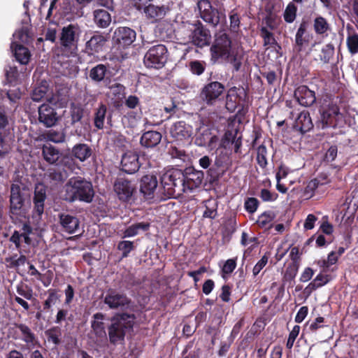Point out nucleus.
Listing matches in <instances>:
<instances>
[{
	"instance_id": "obj_1",
	"label": "nucleus",
	"mask_w": 358,
	"mask_h": 358,
	"mask_svg": "<svg viewBox=\"0 0 358 358\" xmlns=\"http://www.w3.org/2000/svg\"><path fill=\"white\" fill-rule=\"evenodd\" d=\"M204 179V173L189 166L183 171L173 169L164 173L161 177V184L164 194L173 197L185 192L187 189L194 190L201 186Z\"/></svg>"
},
{
	"instance_id": "obj_2",
	"label": "nucleus",
	"mask_w": 358,
	"mask_h": 358,
	"mask_svg": "<svg viewBox=\"0 0 358 358\" xmlns=\"http://www.w3.org/2000/svg\"><path fill=\"white\" fill-rule=\"evenodd\" d=\"M94 196L92 183L84 177L73 176L64 186L63 199L66 202L80 201L90 203L93 201Z\"/></svg>"
},
{
	"instance_id": "obj_3",
	"label": "nucleus",
	"mask_w": 358,
	"mask_h": 358,
	"mask_svg": "<svg viewBox=\"0 0 358 358\" xmlns=\"http://www.w3.org/2000/svg\"><path fill=\"white\" fill-rule=\"evenodd\" d=\"M136 315L134 313H119L110 319V324L108 327L109 341L116 345L124 341L127 334L133 331Z\"/></svg>"
},
{
	"instance_id": "obj_4",
	"label": "nucleus",
	"mask_w": 358,
	"mask_h": 358,
	"mask_svg": "<svg viewBox=\"0 0 358 358\" xmlns=\"http://www.w3.org/2000/svg\"><path fill=\"white\" fill-rule=\"evenodd\" d=\"M322 128H336L344 123V116L339 106L332 101L323 103L320 108Z\"/></svg>"
},
{
	"instance_id": "obj_5",
	"label": "nucleus",
	"mask_w": 358,
	"mask_h": 358,
	"mask_svg": "<svg viewBox=\"0 0 358 358\" xmlns=\"http://www.w3.org/2000/svg\"><path fill=\"white\" fill-rule=\"evenodd\" d=\"M103 302L110 309L129 310L134 312L136 305L125 294L109 289L103 299Z\"/></svg>"
},
{
	"instance_id": "obj_6",
	"label": "nucleus",
	"mask_w": 358,
	"mask_h": 358,
	"mask_svg": "<svg viewBox=\"0 0 358 358\" xmlns=\"http://www.w3.org/2000/svg\"><path fill=\"white\" fill-rule=\"evenodd\" d=\"M168 50L163 44L155 45L149 48L144 56V64L148 68L162 69L167 62Z\"/></svg>"
},
{
	"instance_id": "obj_7",
	"label": "nucleus",
	"mask_w": 358,
	"mask_h": 358,
	"mask_svg": "<svg viewBox=\"0 0 358 358\" xmlns=\"http://www.w3.org/2000/svg\"><path fill=\"white\" fill-rule=\"evenodd\" d=\"M224 85L218 81H210L204 85L199 93L200 99L207 106H214L223 96Z\"/></svg>"
},
{
	"instance_id": "obj_8",
	"label": "nucleus",
	"mask_w": 358,
	"mask_h": 358,
	"mask_svg": "<svg viewBox=\"0 0 358 358\" xmlns=\"http://www.w3.org/2000/svg\"><path fill=\"white\" fill-rule=\"evenodd\" d=\"M247 92L243 87H232L229 89L226 96V108L231 113L238 108H243L246 102Z\"/></svg>"
},
{
	"instance_id": "obj_9",
	"label": "nucleus",
	"mask_w": 358,
	"mask_h": 358,
	"mask_svg": "<svg viewBox=\"0 0 358 358\" xmlns=\"http://www.w3.org/2000/svg\"><path fill=\"white\" fill-rule=\"evenodd\" d=\"M201 18L206 23L216 27L220 21L221 12L213 7L209 0H199L197 3Z\"/></svg>"
},
{
	"instance_id": "obj_10",
	"label": "nucleus",
	"mask_w": 358,
	"mask_h": 358,
	"mask_svg": "<svg viewBox=\"0 0 358 358\" xmlns=\"http://www.w3.org/2000/svg\"><path fill=\"white\" fill-rule=\"evenodd\" d=\"M233 50L231 49V40L229 36L225 33L216 36L215 41L210 47V52L215 59L224 58L226 55Z\"/></svg>"
},
{
	"instance_id": "obj_11",
	"label": "nucleus",
	"mask_w": 358,
	"mask_h": 358,
	"mask_svg": "<svg viewBox=\"0 0 358 358\" xmlns=\"http://www.w3.org/2000/svg\"><path fill=\"white\" fill-rule=\"evenodd\" d=\"M38 122L45 127L50 128L57 124L59 120L56 108L50 103H43L38 108Z\"/></svg>"
},
{
	"instance_id": "obj_12",
	"label": "nucleus",
	"mask_w": 358,
	"mask_h": 358,
	"mask_svg": "<svg viewBox=\"0 0 358 358\" xmlns=\"http://www.w3.org/2000/svg\"><path fill=\"white\" fill-rule=\"evenodd\" d=\"M194 29L192 30L189 39L193 45L203 48L210 43L211 35L210 31L206 28L200 21L194 24Z\"/></svg>"
},
{
	"instance_id": "obj_13",
	"label": "nucleus",
	"mask_w": 358,
	"mask_h": 358,
	"mask_svg": "<svg viewBox=\"0 0 358 358\" xmlns=\"http://www.w3.org/2000/svg\"><path fill=\"white\" fill-rule=\"evenodd\" d=\"M136 31L127 27L117 28L113 35V41L119 48H126L130 46L136 40Z\"/></svg>"
},
{
	"instance_id": "obj_14",
	"label": "nucleus",
	"mask_w": 358,
	"mask_h": 358,
	"mask_svg": "<svg viewBox=\"0 0 358 358\" xmlns=\"http://www.w3.org/2000/svg\"><path fill=\"white\" fill-rule=\"evenodd\" d=\"M46 182L52 189L64 184L68 178V172L61 166L48 169L44 175Z\"/></svg>"
},
{
	"instance_id": "obj_15",
	"label": "nucleus",
	"mask_w": 358,
	"mask_h": 358,
	"mask_svg": "<svg viewBox=\"0 0 358 358\" xmlns=\"http://www.w3.org/2000/svg\"><path fill=\"white\" fill-rule=\"evenodd\" d=\"M114 191L120 201L128 202L135 191L131 182L124 178H117L113 185Z\"/></svg>"
},
{
	"instance_id": "obj_16",
	"label": "nucleus",
	"mask_w": 358,
	"mask_h": 358,
	"mask_svg": "<svg viewBox=\"0 0 358 358\" xmlns=\"http://www.w3.org/2000/svg\"><path fill=\"white\" fill-rule=\"evenodd\" d=\"M24 188L17 184H13L10 187V210L13 214L18 215L25 201Z\"/></svg>"
},
{
	"instance_id": "obj_17",
	"label": "nucleus",
	"mask_w": 358,
	"mask_h": 358,
	"mask_svg": "<svg viewBox=\"0 0 358 358\" xmlns=\"http://www.w3.org/2000/svg\"><path fill=\"white\" fill-rule=\"evenodd\" d=\"M58 224L62 231L73 234L79 229L80 220L76 215L62 212L58 214Z\"/></svg>"
},
{
	"instance_id": "obj_18",
	"label": "nucleus",
	"mask_w": 358,
	"mask_h": 358,
	"mask_svg": "<svg viewBox=\"0 0 358 358\" xmlns=\"http://www.w3.org/2000/svg\"><path fill=\"white\" fill-rule=\"evenodd\" d=\"M110 74L108 66L98 64L89 71L88 78L96 84L103 83L107 86L110 83Z\"/></svg>"
},
{
	"instance_id": "obj_19",
	"label": "nucleus",
	"mask_w": 358,
	"mask_h": 358,
	"mask_svg": "<svg viewBox=\"0 0 358 358\" xmlns=\"http://www.w3.org/2000/svg\"><path fill=\"white\" fill-rule=\"evenodd\" d=\"M47 199L46 187L41 183L36 185L34 192L33 214L41 217L43 214L45 208V201Z\"/></svg>"
},
{
	"instance_id": "obj_20",
	"label": "nucleus",
	"mask_w": 358,
	"mask_h": 358,
	"mask_svg": "<svg viewBox=\"0 0 358 358\" xmlns=\"http://www.w3.org/2000/svg\"><path fill=\"white\" fill-rule=\"evenodd\" d=\"M170 134L176 141L189 140L192 135V127L185 121H178L172 125Z\"/></svg>"
},
{
	"instance_id": "obj_21",
	"label": "nucleus",
	"mask_w": 358,
	"mask_h": 358,
	"mask_svg": "<svg viewBox=\"0 0 358 358\" xmlns=\"http://www.w3.org/2000/svg\"><path fill=\"white\" fill-rule=\"evenodd\" d=\"M294 98L299 103L304 107H309L316 101L315 93L310 90L306 85H300L294 93Z\"/></svg>"
},
{
	"instance_id": "obj_22",
	"label": "nucleus",
	"mask_w": 358,
	"mask_h": 358,
	"mask_svg": "<svg viewBox=\"0 0 358 358\" xmlns=\"http://www.w3.org/2000/svg\"><path fill=\"white\" fill-rule=\"evenodd\" d=\"M80 33V27L77 24H69L64 27L60 36L61 45L65 48L71 47L76 41Z\"/></svg>"
},
{
	"instance_id": "obj_23",
	"label": "nucleus",
	"mask_w": 358,
	"mask_h": 358,
	"mask_svg": "<svg viewBox=\"0 0 358 358\" xmlns=\"http://www.w3.org/2000/svg\"><path fill=\"white\" fill-rule=\"evenodd\" d=\"M169 10L170 8L166 5H155L152 3L147 8L143 14L148 20L152 23H156L162 20Z\"/></svg>"
},
{
	"instance_id": "obj_24",
	"label": "nucleus",
	"mask_w": 358,
	"mask_h": 358,
	"mask_svg": "<svg viewBox=\"0 0 358 358\" xmlns=\"http://www.w3.org/2000/svg\"><path fill=\"white\" fill-rule=\"evenodd\" d=\"M138 155L132 152L124 153L121 159V169L122 171L133 174L138 171L140 168Z\"/></svg>"
},
{
	"instance_id": "obj_25",
	"label": "nucleus",
	"mask_w": 358,
	"mask_h": 358,
	"mask_svg": "<svg viewBox=\"0 0 358 358\" xmlns=\"http://www.w3.org/2000/svg\"><path fill=\"white\" fill-rule=\"evenodd\" d=\"M157 185L158 181L155 176L145 175L141 180L140 192L143 194L145 199H152Z\"/></svg>"
},
{
	"instance_id": "obj_26",
	"label": "nucleus",
	"mask_w": 358,
	"mask_h": 358,
	"mask_svg": "<svg viewBox=\"0 0 358 358\" xmlns=\"http://www.w3.org/2000/svg\"><path fill=\"white\" fill-rule=\"evenodd\" d=\"M42 156L49 164H58L62 162V153L60 150L51 144L42 146Z\"/></svg>"
},
{
	"instance_id": "obj_27",
	"label": "nucleus",
	"mask_w": 358,
	"mask_h": 358,
	"mask_svg": "<svg viewBox=\"0 0 358 358\" xmlns=\"http://www.w3.org/2000/svg\"><path fill=\"white\" fill-rule=\"evenodd\" d=\"M106 41V38L102 34H94L90 40L86 42L85 52L89 55L99 53L103 50Z\"/></svg>"
},
{
	"instance_id": "obj_28",
	"label": "nucleus",
	"mask_w": 358,
	"mask_h": 358,
	"mask_svg": "<svg viewBox=\"0 0 358 358\" xmlns=\"http://www.w3.org/2000/svg\"><path fill=\"white\" fill-rule=\"evenodd\" d=\"M308 24L303 21L296 31L295 35V45L297 52L303 50L305 45H308L312 36L307 31Z\"/></svg>"
},
{
	"instance_id": "obj_29",
	"label": "nucleus",
	"mask_w": 358,
	"mask_h": 358,
	"mask_svg": "<svg viewBox=\"0 0 358 358\" xmlns=\"http://www.w3.org/2000/svg\"><path fill=\"white\" fill-rule=\"evenodd\" d=\"M92 155V150L91 147L86 143H77L73 145L71 151V157L80 162H84L88 159Z\"/></svg>"
},
{
	"instance_id": "obj_30",
	"label": "nucleus",
	"mask_w": 358,
	"mask_h": 358,
	"mask_svg": "<svg viewBox=\"0 0 358 358\" xmlns=\"http://www.w3.org/2000/svg\"><path fill=\"white\" fill-rule=\"evenodd\" d=\"M293 127L296 131H299L301 134H305L310 131L313 127V124L309 112L303 110L300 113L294 122Z\"/></svg>"
},
{
	"instance_id": "obj_31",
	"label": "nucleus",
	"mask_w": 358,
	"mask_h": 358,
	"mask_svg": "<svg viewBox=\"0 0 358 358\" xmlns=\"http://www.w3.org/2000/svg\"><path fill=\"white\" fill-rule=\"evenodd\" d=\"M162 134L157 131H148L144 132L141 138L140 143L141 146L145 148H155L161 142Z\"/></svg>"
},
{
	"instance_id": "obj_32",
	"label": "nucleus",
	"mask_w": 358,
	"mask_h": 358,
	"mask_svg": "<svg viewBox=\"0 0 358 358\" xmlns=\"http://www.w3.org/2000/svg\"><path fill=\"white\" fill-rule=\"evenodd\" d=\"M331 182L329 176L327 173H320L317 176L310 180L305 188V192L310 194V196L314 194L315 191L320 187L326 185Z\"/></svg>"
},
{
	"instance_id": "obj_33",
	"label": "nucleus",
	"mask_w": 358,
	"mask_h": 358,
	"mask_svg": "<svg viewBox=\"0 0 358 358\" xmlns=\"http://www.w3.org/2000/svg\"><path fill=\"white\" fill-rule=\"evenodd\" d=\"M93 20L98 27L106 28L111 22V15L106 10L96 9L93 11Z\"/></svg>"
},
{
	"instance_id": "obj_34",
	"label": "nucleus",
	"mask_w": 358,
	"mask_h": 358,
	"mask_svg": "<svg viewBox=\"0 0 358 358\" xmlns=\"http://www.w3.org/2000/svg\"><path fill=\"white\" fill-rule=\"evenodd\" d=\"M105 315L102 313H96L93 315L91 327L97 337H106L105 325L103 322Z\"/></svg>"
},
{
	"instance_id": "obj_35",
	"label": "nucleus",
	"mask_w": 358,
	"mask_h": 358,
	"mask_svg": "<svg viewBox=\"0 0 358 358\" xmlns=\"http://www.w3.org/2000/svg\"><path fill=\"white\" fill-rule=\"evenodd\" d=\"M260 36L263 39V45L266 48H273L277 50H281L280 45L277 42L273 33L270 31L267 27H262L260 29Z\"/></svg>"
},
{
	"instance_id": "obj_36",
	"label": "nucleus",
	"mask_w": 358,
	"mask_h": 358,
	"mask_svg": "<svg viewBox=\"0 0 358 358\" xmlns=\"http://www.w3.org/2000/svg\"><path fill=\"white\" fill-rule=\"evenodd\" d=\"M11 48H14V55L17 61L22 64H27L29 62L30 52L27 48L15 43H12Z\"/></svg>"
},
{
	"instance_id": "obj_37",
	"label": "nucleus",
	"mask_w": 358,
	"mask_h": 358,
	"mask_svg": "<svg viewBox=\"0 0 358 358\" xmlns=\"http://www.w3.org/2000/svg\"><path fill=\"white\" fill-rule=\"evenodd\" d=\"M13 325L20 330L22 334V336L19 338L14 337L15 339L20 338L27 344H33L35 342L36 336L27 325L22 323H14Z\"/></svg>"
},
{
	"instance_id": "obj_38",
	"label": "nucleus",
	"mask_w": 358,
	"mask_h": 358,
	"mask_svg": "<svg viewBox=\"0 0 358 358\" xmlns=\"http://www.w3.org/2000/svg\"><path fill=\"white\" fill-rule=\"evenodd\" d=\"M206 173L207 182L211 185H217L220 178L223 175V171H221L217 163H215L208 169Z\"/></svg>"
},
{
	"instance_id": "obj_39",
	"label": "nucleus",
	"mask_w": 358,
	"mask_h": 358,
	"mask_svg": "<svg viewBox=\"0 0 358 358\" xmlns=\"http://www.w3.org/2000/svg\"><path fill=\"white\" fill-rule=\"evenodd\" d=\"M313 28L317 35H324L331 29L330 24L327 19L322 16H317L313 22Z\"/></svg>"
},
{
	"instance_id": "obj_40",
	"label": "nucleus",
	"mask_w": 358,
	"mask_h": 358,
	"mask_svg": "<svg viewBox=\"0 0 358 358\" xmlns=\"http://www.w3.org/2000/svg\"><path fill=\"white\" fill-rule=\"evenodd\" d=\"M48 298L43 303V310L48 311L52 306L55 305L60 300V295L56 289H49L48 290Z\"/></svg>"
},
{
	"instance_id": "obj_41",
	"label": "nucleus",
	"mask_w": 358,
	"mask_h": 358,
	"mask_svg": "<svg viewBox=\"0 0 358 358\" xmlns=\"http://www.w3.org/2000/svg\"><path fill=\"white\" fill-rule=\"evenodd\" d=\"M106 113V106L105 104L101 103L99 106V107L96 109L94 118V126L98 129H102L103 128Z\"/></svg>"
},
{
	"instance_id": "obj_42",
	"label": "nucleus",
	"mask_w": 358,
	"mask_h": 358,
	"mask_svg": "<svg viewBox=\"0 0 358 358\" xmlns=\"http://www.w3.org/2000/svg\"><path fill=\"white\" fill-rule=\"evenodd\" d=\"M48 84L47 81L43 80L39 85L35 87L31 93V99L34 101H41L47 94Z\"/></svg>"
},
{
	"instance_id": "obj_43",
	"label": "nucleus",
	"mask_w": 358,
	"mask_h": 358,
	"mask_svg": "<svg viewBox=\"0 0 358 358\" xmlns=\"http://www.w3.org/2000/svg\"><path fill=\"white\" fill-rule=\"evenodd\" d=\"M299 264L290 263L286 268L282 276V282H288L289 286H292V282H294V279L297 275Z\"/></svg>"
},
{
	"instance_id": "obj_44",
	"label": "nucleus",
	"mask_w": 358,
	"mask_h": 358,
	"mask_svg": "<svg viewBox=\"0 0 358 358\" xmlns=\"http://www.w3.org/2000/svg\"><path fill=\"white\" fill-rule=\"evenodd\" d=\"M229 29L231 32L237 34L240 31L241 27V15L236 8L232 9L229 13Z\"/></svg>"
},
{
	"instance_id": "obj_45",
	"label": "nucleus",
	"mask_w": 358,
	"mask_h": 358,
	"mask_svg": "<svg viewBox=\"0 0 358 358\" xmlns=\"http://www.w3.org/2000/svg\"><path fill=\"white\" fill-rule=\"evenodd\" d=\"M224 58L233 66L235 71H238L241 69L243 56L238 55L236 50H231L229 52V55H226Z\"/></svg>"
},
{
	"instance_id": "obj_46",
	"label": "nucleus",
	"mask_w": 358,
	"mask_h": 358,
	"mask_svg": "<svg viewBox=\"0 0 358 358\" xmlns=\"http://www.w3.org/2000/svg\"><path fill=\"white\" fill-rule=\"evenodd\" d=\"M45 334L49 343H52L55 346L60 344L62 331L59 327L56 326L51 327L45 331Z\"/></svg>"
},
{
	"instance_id": "obj_47",
	"label": "nucleus",
	"mask_w": 358,
	"mask_h": 358,
	"mask_svg": "<svg viewBox=\"0 0 358 358\" xmlns=\"http://www.w3.org/2000/svg\"><path fill=\"white\" fill-rule=\"evenodd\" d=\"M275 218V214L273 212L268 210L265 211L261 214L257 220V225L261 228H271L272 227L271 222Z\"/></svg>"
},
{
	"instance_id": "obj_48",
	"label": "nucleus",
	"mask_w": 358,
	"mask_h": 358,
	"mask_svg": "<svg viewBox=\"0 0 358 358\" xmlns=\"http://www.w3.org/2000/svg\"><path fill=\"white\" fill-rule=\"evenodd\" d=\"M16 292L18 295L24 297L27 300H31L34 299V291L31 286L20 281L16 285Z\"/></svg>"
},
{
	"instance_id": "obj_49",
	"label": "nucleus",
	"mask_w": 358,
	"mask_h": 358,
	"mask_svg": "<svg viewBox=\"0 0 358 358\" xmlns=\"http://www.w3.org/2000/svg\"><path fill=\"white\" fill-rule=\"evenodd\" d=\"M335 52L334 45L332 43L326 44L322 47L320 55V59L324 64L329 63L331 59L334 57Z\"/></svg>"
},
{
	"instance_id": "obj_50",
	"label": "nucleus",
	"mask_w": 358,
	"mask_h": 358,
	"mask_svg": "<svg viewBox=\"0 0 358 358\" xmlns=\"http://www.w3.org/2000/svg\"><path fill=\"white\" fill-rule=\"evenodd\" d=\"M297 7L293 2H289L283 13L284 20L287 23H292L296 17Z\"/></svg>"
},
{
	"instance_id": "obj_51",
	"label": "nucleus",
	"mask_w": 358,
	"mask_h": 358,
	"mask_svg": "<svg viewBox=\"0 0 358 358\" xmlns=\"http://www.w3.org/2000/svg\"><path fill=\"white\" fill-rule=\"evenodd\" d=\"M238 130H227L222 138L221 145L224 148H230V146L238 139Z\"/></svg>"
},
{
	"instance_id": "obj_52",
	"label": "nucleus",
	"mask_w": 358,
	"mask_h": 358,
	"mask_svg": "<svg viewBox=\"0 0 358 358\" xmlns=\"http://www.w3.org/2000/svg\"><path fill=\"white\" fill-rule=\"evenodd\" d=\"M134 243L131 241H121L117 245V249L122 252V259L129 257V253L134 250Z\"/></svg>"
},
{
	"instance_id": "obj_53",
	"label": "nucleus",
	"mask_w": 358,
	"mask_h": 358,
	"mask_svg": "<svg viewBox=\"0 0 358 358\" xmlns=\"http://www.w3.org/2000/svg\"><path fill=\"white\" fill-rule=\"evenodd\" d=\"M257 162L259 166L263 169L266 168L267 162V148L262 144L257 149Z\"/></svg>"
},
{
	"instance_id": "obj_54",
	"label": "nucleus",
	"mask_w": 358,
	"mask_h": 358,
	"mask_svg": "<svg viewBox=\"0 0 358 358\" xmlns=\"http://www.w3.org/2000/svg\"><path fill=\"white\" fill-rule=\"evenodd\" d=\"M189 69L192 73L201 76L206 70V62L200 60H193L189 63Z\"/></svg>"
},
{
	"instance_id": "obj_55",
	"label": "nucleus",
	"mask_w": 358,
	"mask_h": 358,
	"mask_svg": "<svg viewBox=\"0 0 358 358\" xmlns=\"http://www.w3.org/2000/svg\"><path fill=\"white\" fill-rule=\"evenodd\" d=\"M46 138L55 143H60L65 141L66 135L63 131H55L53 129L49 130L45 134Z\"/></svg>"
},
{
	"instance_id": "obj_56",
	"label": "nucleus",
	"mask_w": 358,
	"mask_h": 358,
	"mask_svg": "<svg viewBox=\"0 0 358 358\" xmlns=\"http://www.w3.org/2000/svg\"><path fill=\"white\" fill-rule=\"evenodd\" d=\"M21 238H24L25 243L30 244L31 243L29 234H20V232L15 230L10 238V241L15 244L17 249H20L21 248Z\"/></svg>"
},
{
	"instance_id": "obj_57",
	"label": "nucleus",
	"mask_w": 358,
	"mask_h": 358,
	"mask_svg": "<svg viewBox=\"0 0 358 358\" xmlns=\"http://www.w3.org/2000/svg\"><path fill=\"white\" fill-rule=\"evenodd\" d=\"M347 46L352 55L358 52V34H354L347 38Z\"/></svg>"
},
{
	"instance_id": "obj_58",
	"label": "nucleus",
	"mask_w": 358,
	"mask_h": 358,
	"mask_svg": "<svg viewBox=\"0 0 358 358\" xmlns=\"http://www.w3.org/2000/svg\"><path fill=\"white\" fill-rule=\"evenodd\" d=\"M259 204V202L257 199L248 197L245 201L244 207L248 213L253 214L257 210Z\"/></svg>"
},
{
	"instance_id": "obj_59",
	"label": "nucleus",
	"mask_w": 358,
	"mask_h": 358,
	"mask_svg": "<svg viewBox=\"0 0 358 358\" xmlns=\"http://www.w3.org/2000/svg\"><path fill=\"white\" fill-rule=\"evenodd\" d=\"M84 110L80 106H73L71 110V123L72 125L80 122L83 117Z\"/></svg>"
},
{
	"instance_id": "obj_60",
	"label": "nucleus",
	"mask_w": 358,
	"mask_h": 358,
	"mask_svg": "<svg viewBox=\"0 0 358 358\" xmlns=\"http://www.w3.org/2000/svg\"><path fill=\"white\" fill-rule=\"evenodd\" d=\"M300 329L301 327L299 325H295L294 326L292 330L289 332L286 343V348L287 349L291 350L292 348L294 341L296 337L299 336Z\"/></svg>"
},
{
	"instance_id": "obj_61",
	"label": "nucleus",
	"mask_w": 358,
	"mask_h": 358,
	"mask_svg": "<svg viewBox=\"0 0 358 358\" xmlns=\"http://www.w3.org/2000/svg\"><path fill=\"white\" fill-rule=\"evenodd\" d=\"M154 0H133L134 7L142 13L152 3Z\"/></svg>"
},
{
	"instance_id": "obj_62",
	"label": "nucleus",
	"mask_w": 358,
	"mask_h": 358,
	"mask_svg": "<svg viewBox=\"0 0 358 358\" xmlns=\"http://www.w3.org/2000/svg\"><path fill=\"white\" fill-rule=\"evenodd\" d=\"M338 154V147L336 145H332L329 147V148L326 152L324 161L327 162H333L337 157Z\"/></svg>"
},
{
	"instance_id": "obj_63",
	"label": "nucleus",
	"mask_w": 358,
	"mask_h": 358,
	"mask_svg": "<svg viewBox=\"0 0 358 358\" xmlns=\"http://www.w3.org/2000/svg\"><path fill=\"white\" fill-rule=\"evenodd\" d=\"M236 267V258L229 259L225 262L224 264L223 265L222 271L223 273L230 274L234 271Z\"/></svg>"
},
{
	"instance_id": "obj_64",
	"label": "nucleus",
	"mask_w": 358,
	"mask_h": 358,
	"mask_svg": "<svg viewBox=\"0 0 358 358\" xmlns=\"http://www.w3.org/2000/svg\"><path fill=\"white\" fill-rule=\"evenodd\" d=\"M268 257L264 255L257 262V263L255 265L252 269V273L254 276L257 275L261 270L268 263Z\"/></svg>"
}]
</instances>
